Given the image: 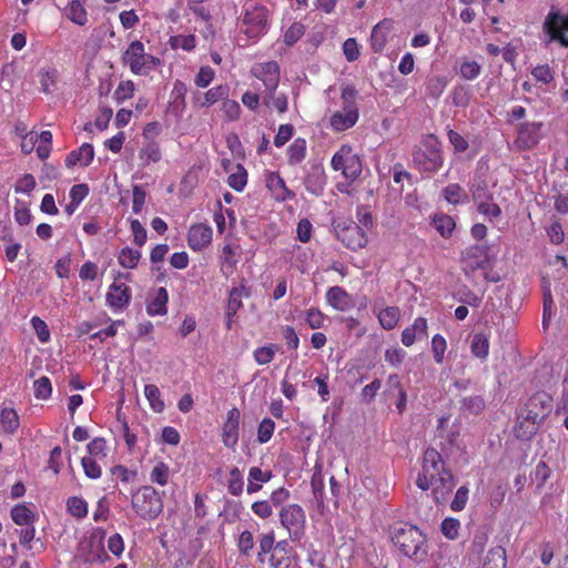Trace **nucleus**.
Segmentation results:
<instances>
[{
    "instance_id": "f257e3e1",
    "label": "nucleus",
    "mask_w": 568,
    "mask_h": 568,
    "mask_svg": "<svg viewBox=\"0 0 568 568\" xmlns=\"http://www.w3.org/2000/svg\"><path fill=\"white\" fill-rule=\"evenodd\" d=\"M416 485L422 490L432 489V496L437 504L443 503L455 487L452 471L445 467L442 455L433 447L424 452L422 471L417 476Z\"/></svg>"
},
{
    "instance_id": "f03ea898",
    "label": "nucleus",
    "mask_w": 568,
    "mask_h": 568,
    "mask_svg": "<svg viewBox=\"0 0 568 568\" xmlns=\"http://www.w3.org/2000/svg\"><path fill=\"white\" fill-rule=\"evenodd\" d=\"M390 540L406 557L420 561L427 555V539L423 531L409 524H396L390 529Z\"/></svg>"
},
{
    "instance_id": "7ed1b4c3",
    "label": "nucleus",
    "mask_w": 568,
    "mask_h": 568,
    "mask_svg": "<svg viewBox=\"0 0 568 568\" xmlns=\"http://www.w3.org/2000/svg\"><path fill=\"white\" fill-rule=\"evenodd\" d=\"M495 262V256L488 251H464L460 258L462 268L468 277L483 276L487 282L498 283L501 276L494 271Z\"/></svg>"
},
{
    "instance_id": "20e7f679",
    "label": "nucleus",
    "mask_w": 568,
    "mask_h": 568,
    "mask_svg": "<svg viewBox=\"0 0 568 568\" xmlns=\"http://www.w3.org/2000/svg\"><path fill=\"white\" fill-rule=\"evenodd\" d=\"M415 168L426 174H433L443 166L444 158L439 140L434 134L426 135L422 145L413 152Z\"/></svg>"
},
{
    "instance_id": "39448f33",
    "label": "nucleus",
    "mask_w": 568,
    "mask_h": 568,
    "mask_svg": "<svg viewBox=\"0 0 568 568\" xmlns=\"http://www.w3.org/2000/svg\"><path fill=\"white\" fill-rule=\"evenodd\" d=\"M131 506L140 518L154 520L163 510V499L153 486L145 485L132 494Z\"/></svg>"
},
{
    "instance_id": "423d86ee",
    "label": "nucleus",
    "mask_w": 568,
    "mask_h": 568,
    "mask_svg": "<svg viewBox=\"0 0 568 568\" xmlns=\"http://www.w3.org/2000/svg\"><path fill=\"white\" fill-rule=\"evenodd\" d=\"M122 61L135 75H145L160 65L161 60L145 52L140 40L132 41L123 52Z\"/></svg>"
},
{
    "instance_id": "0eeeda50",
    "label": "nucleus",
    "mask_w": 568,
    "mask_h": 568,
    "mask_svg": "<svg viewBox=\"0 0 568 568\" xmlns=\"http://www.w3.org/2000/svg\"><path fill=\"white\" fill-rule=\"evenodd\" d=\"M268 27V10L254 1H247L243 7L242 30L250 39H258L265 34Z\"/></svg>"
},
{
    "instance_id": "6e6552de",
    "label": "nucleus",
    "mask_w": 568,
    "mask_h": 568,
    "mask_svg": "<svg viewBox=\"0 0 568 568\" xmlns=\"http://www.w3.org/2000/svg\"><path fill=\"white\" fill-rule=\"evenodd\" d=\"M331 166L334 171H341L343 176L351 182L359 178L363 171L362 160L348 144H343L332 156Z\"/></svg>"
},
{
    "instance_id": "1a4fd4ad",
    "label": "nucleus",
    "mask_w": 568,
    "mask_h": 568,
    "mask_svg": "<svg viewBox=\"0 0 568 568\" xmlns=\"http://www.w3.org/2000/svg\"><path fill=\"white\" fill-rule=\"evenodd\" d=\"M542 31L547 37V43L557 42L568 48V13H561L552 7L544 20Z\"/></svg>"
},
{
    "instance_id": "9d476101",
    "label": "nucleus",
    "mask_w": 568,
    "mask_h": 568,
    "mask_svg": "<svg viewBox=\"0 0 568 568\" xmlns=\"http://www.w3.org/2000/svg\"><path fill=\"white\" fill-rule=\"evenodd\" d=\"M280 521L288 531L291 540H300L305 530V510L298 504L286 505L280 511Z\"/></svg>"
},
{
    "instance_id": "9b49d317",
    "label": "nucleus",
    "mask_w": 568,
    "mask_h": 568,
    "mask_svg": "<svg viewBox=\"0 0 568 568\" xmlns=\"http://www.w3.org/2000/svg\"><path fill=\"white\" fill-rule=\"evenodd\" d=\"M520 412L542 425L552 412V397L546 392H536L528 398Z\"/></svg>"
},
{
    "instance_id": "f8f14e48",
    "label": "nucleus",
    "mask_w": 568,
    "mask_h": 568,
    "mask_svg": "<svg viewBox=\"0 0 568 568\" xmlns=\"http://www.w3.org/2000/svg\"><path fill=\"white\" fill-rule=\"evenodd\" d=\"M336 236L346 248H364L367 244V235L361 225L349 222L338 224L335 229Z\"/></svg>"
},
{
    "instance_id": "ddd939ff",
    "label": "nucleus",
    "mask_w": 568,
    "mask_h": 568,
    "mask_svg": "<svg viewBox=\"0 0 568 568\" xmlns=\"http://www.w3.org/2000/svg\"><path fill=\"white\" fill-rule=\"evenodd\" d=\"M251 73L263 82L265 92L274 94L280 83V65L276 61H267L255 64Z\"/></svg>"
},
{
    "instance_id": "4468645a",
    "label": "nucleus",
    "mask_w": 568,
    "mask_h": 568,
    "mask_svg": "<svg viewBox=\"0 0 568 568\" xmlns=\"http://www.w3.org/2000/svg\"><path fill=\"white\" fill-rule=\"evenodd\" d=\"M241 412L232 407L226 413V419L222 426V443L227 448H235L240 438Z\"/></svg>"
},
{
    "instance_id": "2eb2a0df",
    "label": "nucleus",
    "mask_w": 568,
    "mask_h": 568,
    "mask_svg": "<svg viewBox=\"0 0 568 568\" xmlns=\"http://www.w3.org/2000/svg\"><path fill=\"white\" fill-rule=\"evenodd\" d=\"M541 128L542 123L540 122L523 123L515 140L516 148L518 150L525 151L530 150L537 145L541 139Z\"/></svg>"
},
{
    "instance_id": "dca6fc26",
    "label": "nucleus",
    "mask_w": 568,
    "mask_h": 568,
    "mask_svg": "<svg viewBox=\"0 0 568 568\" xmlns=\"http://www.w3.org/2000/svg\"><path fill=\"white\" fill-rule=\"evenodd\" d=\"M131 295V288L125 283L120 282V278H115L110 285L105 298L111 308L123 310L130 304Z\"/></svg>"
},
{
    "instance_id": "f3484780",
    "label": "nucleus",
    "mask_w": 568,
    "mask_h": 568,
    "mask_svg": "<svg viewBox=\"0 0 568 568\" xmlns=\"http://www.w3.org/2000/svg\"><path fill=\"white\" fill-rule=\"evenodd\" d=\"M265 183L276 202H285L295 197V193L286 186L284 179L278 172H268Z\"/></svg>"
},
{
    "instance_id": "a211bd4d",
    "label": "nucleus",
    "mask_w": 568,
    "mask_h": 568,
    "mask_svg": "<svg viewBox=\"0 0 568 568\" xmlns=\"http://www.w3.org/2000/svg\"><path fill=\"white\" fill-rule=\"evenodd\" d=\"M359 112L358 109H348L343 106L342 111H336L329 119V124L333 131L343 132L353 128L358 121Z\"/></svg>"
},
{
    "instance_id": "6ab92c4d",
    "label": "nucleus",
    "mask_w": 568,
    "mask_h": 568,
    "mask_svg": "<svg viewBox=\"0 0 568 568\" xmlns=\"http://www.w3.org/2000/svg\"><path fill=\"white\" fill-rule=\"evenodd\" d=\"M428 324L425 317H416L412 325L402 332L400 341L404 346L410 347L417 339L427 338Z\"/></svg>"
},
{
    "instance_id": "aec40b11",
    "label": "nucleus",
    "mask_w": 568,
    "mask_h": 568,
    "mask_svg": "<svg viewBox=\"0 0 568 568\" xmlns=\"http://www.w3.org/2000/svg\"><path fill=\"white\" fill-rule=\"evenodd\" d=\"M213 237V230L209 224L196 223L191 225L187 233L190 248H202L207 246Z\"/></svg>"
},
{
    "instance_id": "412c9836",
    "label": "nucleus",
    "mask_w": 568,
    "mask_h": 568,
    "mask_svg": "<svg viewBox=\"0 0 568 568\" xmlns=\"http://www.w3.org/2000/svg\"><path fill=\"white\" fill-rule=\"evenodd\" d=\"M540 426L541 425L539 423L519 412L514 426V435L519 440L529 442L537 434Z\"/></svg>"
},
{
    "instance_id": "4be33fe9",
    "label": "nucleus",
    "mask_w": 568,
    "mask_h": 568,
    "mask_svg": "<svg viewBox=\"0 0 568 568\" xmlns=\"http://www.w3.org/2000/svg\"><path fill=\"white\" fill-rule=\"evenodd\" d=\"M568 264L565 256L560 254L549 255L544 265V278L560 281L565 277Z\"/></svg>"
},
{
    "instance_id": "5701e85b",
    "label": "nucleus",
    "mask_w": 568,
    "mask_h": 568,
    "mask_svg": "<svg viewBox=\"0 0 568 568\" xmlns=\"http://www.w3.org/2000/svg\"><path fill=\"white\" fill-rule=\"evenodd\" d=\"M169 294L166 288L159 287L149 295L146 313L150 316L165 315L168 313Z\"/></svg>"
},
{
    "instance_id": "b1692460",
    "label": "nucleus",
    "mask_w": 568,
    "mask_h": 568,
    "mask_svg": "<svg viewBox=\"0 0 568 568\" xmlns=\"http://www.w3.org/2000/svg\"><path fill=\"white\" fill-rule=\"evenodd\" d=\"M94 158V149L90 143H83L80 148L71 151L65 158V166L73 168L75 165L88 166Z\"/></svg>"
},
{
    "instance_id": "393cba45",
    "label": "nucleus",
    "mask_w": 568,
    "mask_h": 568,
    "mask_svg": "<svg viewBox=\"0 0 568 568\" xmlns=\"http://www.w3.org/2000/svg\"><path fill=\"white\" fill-rule=\"evenodd\" d=\"M185 84L182 81L176 80L173 84V89L170 95L171 100L169 102V112L176 118H181L185 110Z\"/></svg>"
},
{
    "instance_id": "a878e982",
    "label": "nucleus",
    "mask_w": 568,
    "mask_h": 568,
    "mask_svg": "<svg viewBox=\"0 0 568 568\" xmlns=\"http://www.w3.org/2000/svg\"><path fill=\"white\" fill-rule=\"evenodd\" d=\"M393 29V20L384 19L378 22L371 34V47L374 52H382L385 48L388 33Z\"/></svg>"
},
{
    "instance_id": "bb28decb",
    "label": "nucleus",
    "mask_w": 568,
    "mask_h": 568,
    "mask_svg": "<svg viewBox=\"0 0 568 568\" xmlns=\"http://www.w3.org/2000/svg\"><path fill=\"white\" fill-rule=\"evenodd\" d=\"M327 303L337 311H346L352 306L351 295L341 286H333L326 292Z\"/></svg>"
},
{
    "instance_id": "cd10ccee",
    "label": "nucleus",
    "mask_w": 568,
    "mask_h": 568,
    "mask_svg": "<svg viewBox=\"0 0 568 568\" xmlns=\"http://www.w3.org/2000/svg\"><path fill=\"white\" fill-rule=\"evenodd\" d=\"M37 77L42 93L51 94L57 89L59 81V71L57 68L43 67L38 71Z\"/></svg>"
},
{
    "instance_id": "c85d7f7f",
    "label": "nucleus",
    "mask_w": 568,
    "mask_h": 568,
    "mask_svg": "<svg viewBox=\"0 0 568 568\" xmlns=\"http://www.w3.org/2000/svg\"><path fill=\"white\" fill-rule=\"evenodd\" d=\"M0 426L1 429L9 435H13L18 430L20 426V419L14 408L1 405Z\"/></svg>"
},
{
    "instance_id": "c756f323",
    "label": "nucleus",
    "mask_w": 568,
    "mask_h": 568,
    "mask_svg": "<svg viewBox=\"0 0 568 568\" xmlns=\"http://www.w3.org/2000/svg\"><path fill=\"white\" fill-rule=\"evenodd\" d=\"M272 473L270 470H262L260 467H251L247 476V494L252 495L261 490L263 483L270 481Z\"/></svg>"
},
{
    "instance_id": "7c9ffc66",
    "label": "nucleus",
    "mask_w": 568,
    "mask_h": 568,
    "mask_svg": "<svg viewBox=\"0 0 568 568\" xmlns=\"http://www.w3.org/2000/svg\"><path fill=\"white\" fill-rule=\"evenodd\" d=\"M88 0H71L65 8V16L77 26L83 27L88 23V12L84 4Z\"/></svg>"
},
{
    "instance_id": "2f4dec72",
    "label": "nucleus",
    "mask_w": 568,
    "mask_h": 568,
    "mask_svg": "<svg viewBox=\"0 0 568 568\" xmlns=\"http://www.w3.org/2000/svg\"><path fill=\"white\" fill-rule=\"evenodd\" d=\"M244 296H246V297L248 296V292L245 290L244 286L233 287L231 290L230 295H229V301H227V307H226V316L229 318L227 328H231L232 317L242 307V298Z\"/></svg>"
},
{
    "instance_id": "473e14b6",
    "label": "nucleus",
    "mask_w": 568,
    "mask_h": 568,
    "mask_svg": "<svg viewBox=\"0 0 568 568\" xmlns=\"http://www.w3.org/2000/svg\"><path fill=\"white\" fill-rule=\"evenodd\" d=\"M444 199L453 205L465 204L469 202V195L458 183H450L443 189Z\"/></svg>"
},
{
    "instance_id": "72a5a7b5",
    "label": "nucleus",
    "mask_w": 568,
    "mask_h": 568,
    "mask_svg": "<svg viewBox=\"0 0 568 568\" xmlns=\"http://www.w3.org/2000/svg\"><path fill=\"white\" fill-rule=\"evenodd\" d=\"M307 154V142L304 138H296L287 148V162L290 165L300 164Z\"/></svg>"
},
{
    "instance_id": "f704fd0d",
    "label": "nucleus",
    "mask_w": 568,
    "mask_h": 568,
    "mask_svg": "<svg viewBox=\"0 0 568 568\" xmlns=\"http://www.w3.org/2000/svg\"><path fill=\"white\" fill-rule=\"evenodd\" d=\"M489 337L485 333H476L470 339V352L473 356L484 361L489 355Z\"/></svg>"
},
{
    "instance_id": "c9c22d12",
    "label": "nucleus",
    "mask_w": 568,
    "mask_h": 568,
    "mask_svg": "<svg viewBox=\"0 0 568 568\" xmlns=\"http://www.w3.org/2000/svg\"><path fill=\"white\" fill-rule=\"evenodd\" d=\"M469 192L473 201L478 204L486 200H493V194L489 191L488 183L483 178H475L469 183Z\"/></svg>"
},
{
    "instance_id": "e433bc0d",
    "label": "nucleus",
    "mask_w": 568,
    "mask_h": 568,
    "mask_svg": "<svg viewBox=\"0 0 568 568\" xmlns=\"http://www.w3.org/2000/svg\"><path fill=\"white\" fill-rule=\"evenodd\" d=\"M150 481L159 486H165L171 478V468L163 460H156L149 474Z\"/></svg>"
},
{
    "instance_id": "4c0bfd02",
    "label": "nucleus",
    "mask_w": 568,
    "mask_h": 568,
    "mask_svg": "<svg viewBox=\"0 0 568 568\" xmlns=\"http://www.w3.org/2000/svg\"><path fill=\"white\" fill-rule=\"evenodd\" d=\"M258 547L256 559L260 564L266 562V557L274 552L275 548V534L273 530L262 534L258 538Z\"/></svg>"
},
{
    "instance_id": "58836bf2",
    "label": "nucleus",
    "mask_w": 568,
    "mask_h": 568,
    "mask_svg": "<svg viewBox=\"0 0 568 568\" xmlns=\"http://www.w3.org/2000/svg\"><path fill=\"white\" fill-rule=\"evenodd\" d=\"M377 318L384 329H394L399 322L400 310L397 306H387L378 312Z\"/></svg>"
},
{
    "instance_id": "ea45409f",
    "label": "nucleus",
    "mask_w": 568,
    "mask_h": 568,
    "mask_svg": "<svg viewBox=\"0 0 568 568\" xmlns=\"http://www.w3.org/2000/svg\"><path fill=\"white\" fill-rule=\"evenodd\" d=\"M11 518L16 525L30 526L36 520V514L26 504H18L11 509Z\"/></svg>"
},
{
    "instance_id": "a19ab883",
    "label": "nucleus",
    "mask_w": 568,
    "mask_h": 568,
    "mask_svg": "<svg viewBox=\"0 0 568 568\" xmlns=\"http://www.w3.org/2000/svg\"><path fill=\"white\" fill-rule=\"evenodd\" d=\"M506 549L501 546L493 547L488 550L483 568H506Z\"/></svg>"
},
{
    "instance_id": "79ce46f5",
    "label": "nucleus",
    "mask_w": 568,
    "mask_h": 568,
    "mask_svg": "<svg viewBox=\"0 0 568 568\" xmlns=\"http://www.w3.org/2000/svg\"><path fill=\"white\" fill-rule=\"evenodd\" d=\"M162 153L160 145L155 141H149L139 151V159L141 160L143 166H146L150 163L159 162Z\"/></svg>"
},
{
    "instance_id": "37998d69",
    "label": "nucleus",
    "mask_w": 568,
    "mask_h": 568,
    "mask_svg": "<svg viewBox=\"0 0 568 568\" xmlns=\"http://www.w3.org/2000/svg\"><path fill=\"white\" fill-rule=\"evenodd\" d=\"M247 176L246 169L237 163L234 165V171H232L227 178V184L234 191L242 192L247 184Z\"/></svg>"
},
{
    "instance_id": "c03bdc74",
    "label": "nucleus",
    "mask_w": 568,
    "mask_h": 568,
    "mask_svg": "<svg viewBox=\"0 0 568 568\" xmlns=\"http://www.w3.org/2000/svg\"><path fill=\"white\" fill-rule=\"evenodd\" d=\"M229 97V87L227 85H217L209 89L203 97V100L199 102V105L202 108H207L215 104L219 101H222Z\"/></svg>"
},
{
    "instance_id": "a18cd8bd",
    "label": "nucleus",
    "mask_w": 568,
    "mask_h": 568,
    "mask_svg": "<svg viewBox=\"0 0 568 568\" xmlns=\"http://www.w3.org/2000/svg\"><path fill=\"white\" fill-rule=\"evenodd\" d=\"M169 44L172 50H183L191 52L196 48V37L194 34H178L169 38Z\"/></svg>"
},
{
    "instance_id": "49530a36",
    "label": "nucleus",
    "mask_w": 568,
    "mask_h": 568,
    "mask_svg": "<svg viewBox=\"0 0 568 568\" xmlns=\"http://www.w3.org/2000/svg\"><path fill=\"white\" fill-rule=\"evenodd\" d=\"M144 396L149 402L150 407L155 413H162L165 408V404L161 398L160 389L154 384H148L144 387Z\"/></svg>"
},
{
    "instance_id": "de8ad7c7",
    "label": "nucleus",
    "mask_w": 568,
    "mask_h": 568,
    "mask_svg": "<svg viewBox=\"0 0 568 568\" xmlns=\"http://www.w3.org/2000/svg\"><path fill=\"white\" fill-rule=\"evenodd\" d=\"M227 491L232 496H240L243 493L244 479L237 467H232L227 478Z\"/></svg>"
},
{
    "instance_id": "09e8293b",
    "label": "nucleus",
    "mask_w": 568,
    "mask_h": 568,
    "mask_svg": "<svg viewBox=\"0 0 568 568\" xmlns=\"http://www.w3.org/2000/svg\"><path fill=\"white\" fill-rule=\"evenodd\" d=\"M90 548L91 550L82 556L84 564L104 562L109 558L101 541L95 544L91 540Z\"/></svg>"
},
{
    "instance_id": "8fccbe9b",
    "label": "nucleus",
    "mask_w": 568,
    "mask_h": 568,
    "mask_svg": "<svg viewBox=\"0 0 568 568\" xmlns=\"http://www.w3.org/2000/svg\"><path fill=\"white\" fill-rule=\"evenodd\" d=\"M477 211L484 215L489 222L497 221L501 217V209L493 200H486L477 204Z\"/></svg>"
},
{
    "instance_id": "3c124183",
    "label": "nucleus",
    "mask_w": 568,
    "mask_h": 568,
    "mask_svg": "<svg viewBox=\"0 0 568 568\" xmlns=\"http://www.w3.org/2000/svg\"><path fill=\"white\" fill-rule=\"evenodd\" d=\"M448 84V80L446 77L435 75L427 80L426 91L427 94L434 99L439 98L445 91Z\"/></svg>"
},
{
    "instance_id": "603ef678",
    "label": "nucleus",
    "mask_w": 568,
    "mask_h": 568,
    "mask_svg": "<svg viewBox=\"0 0 568 568\" xmlns=\"http://www.w3.org/2000/svg\"><path fill=\"white\" fill-rule=\"evenodd\" d=\"M67 509L70 515L78 519H81L84 518L88 514V504L83 498L73 496L68 498Z\"/></svg>"
},
{
    "instance_id": "864d4df0",
    "label": "nucleus",
    "mask_w": 568,
    "mask_h": 568,
    "mask_svg": "<svg viewBox=\"0 0 568 568\" xmlns=\"http://www.w3.org/2000/svg\"><path fill=\"white\" fill-rule=\"evenodd\" d=\"M275 430V423L268 417L261 420L257 427L256 440L260 444H266L271 440Z\"/></svg>"
},
{
    "instance_id": "5fc2aeb1",
    "label": "nucleus",
    "mask_w": 568,
    "mask_h": 568,
    "mask_svg": "<svg viewBox=\"0 0 568 568\" xmlns=\"http://www.w3.org/2000/svg\"><path fill=\"white\" fill-rule=\"evenodd\" d=\"M264 104L274 108L278 113H285L288 108L287 97L284 93L271 94L266 92L264 97Z\"/></svg>"
},
{
    "instance_id": "6e6d98bb",
    "label": "nucleus",
    "mask_w": 568,
    "mask_h": 568,
    "mask_svg": "<svg viewBox=\"0 0 568 568\" xmlns=\"http://www.w3.org/2000/svg\"><path fill=\"white\" fill-rule=\"evenodd\" d=\"M446 349V338L440 334H435L432 338V353L436 364H442L444 362Z\"/></svg>"
},
{
    "instance_id": "4d7b16f0",
    "label": "nucleus",
    "mask_w": 568,
    "mask_h": 568,
    "mask_svg": "<svg viewBox=\"0 0 568 568\" xmlns=\"http://www.w3.org/2000/svg\"><path fill=\"white\" fill-rule=\"evenodd\" d=\"M34 397L38 399H48L52 393L51 381L47 376H42L33 383Z\"/></svg>"
},
{
    "instance_id": "13d9d810",
    "label": "nucleus",
    "mask_w": 568,
    "mask_h": 568,
    "mask_svg": "<svg viewBox=\"0 0 568 568\" xmlns=\"http://www.w3.org/2000/svg\"><path fill=\"white\" fill-rule=\"evenodd\" d=\"M480 71L481 67L478 62L464 60L460 62L458 73L465 80H474L480 74Z\"/></svg>"
},
{
    "instance_id": "bf43d9fd",
    "label": "nucleus",
    "mask_w": 568,
    "mask_h": 568,
    "mask_svg": "<svg viewBox=\"0 0 568 568\" xmlns=\"http://www.w3.org/2000/svg\"><path fill=\"white\" fill-rule=\"evenodd\" d=\"M134 90H135V87H134L133 81H131V80L121 81L118 84V87L113 93L114 100L119 103H122L125 100H129L133 97Z\"/></svg>"
},
{
    "instance_id": "052dcab7",
    "label": "nucleus",
    "mask_w": 568,
    "mask_h": 568,
    "mask_svg": "<svg viewBox=\"0 0 568 568\" xmlns=\"http://www.w3.org/2000/svg\"><path fill=\"white\" fill-rule=\"evenodd\" d=\"M434 225L443 236H449L455 229V221L449 215L440 214L434 217Z\"/></svg>"
},
{
    "instance_id": "680f3d73",
    "label": "nucleus",
    "mask_w": 568,
    "mask_h": 568,
    "mask_svg": "<svg viewBox=\"0 0 568 568\" xmlns=\"http://www.w3.org/2000/svg\"><path fill=\"white\" fill-rule=\"evenodd\" d=\"M106 440L103 437H95L88 444L89 457L103 459L106 457Z\"/></svg>"
},
{
    "instance_id": "e2e57ef3",
    "label": "nucleus",
    "mask_w": 568,
    "mask_h": 568,
    "mask_svg": "<svg viewBox=\"0 0 568 568\" xmlns=\"http://www.w3.org/2000/svg\"><path fill=\"white\" fill-rule=\"evenodd\" d=\"M221 110L229 121L239 120L242 112L240 103L235 100L227 99V97L223 100Z\"/></svg>"
},
{
    "instance_id": "0e129e2a",
    "label": "nucleus",
    "mask_w": 568,
    "mask_h": 568,
    "mask_svg": "<svg viewBox=\"0 0 568 568\" xmlns=\"http://www.w3.org/2000/svg\"><path fill=\"white\" fill-rule=\"evenodd\" d=\"M460 521L455 518H445L440 525L442 534L448 539H456L459 535Z\"/></svg>"
},
{
    "instance_id": "69168bd1",
    "label": "nucleus",
    "mask_w": 568,
    "mask_h": 568,
    "mask_svg": "<svg viewBox=\"0 0 568 568\" xmlns=\"http://www.w3.org/2000/svg\"><path fill=\"white\" fill-rule=\"evenodd\" d=\"M325 318V314L315 307L307 310L305 313V322L312 329L323 327Z\"/></svg>"
},
{
    "instance_id": "338daca9",
    "label": "nucleus",
    "mask_w": 568,
    "mask_h": 568,
    "mask_svg": "<svg viewBox=\"0 0 568 568\" xmlns=\"http://www.w3.org/2000/svg\"><path fill=\"white\" fill-rule=\"evenodd\" d=\"M305 33L304 24L294 22L284 33V42L287 45L296 43Z\"/></svg>"
},
{
    "instance_id": "774afa93",
    "label": "nucleus",
    "mask_w": 568,
    "mask_h": 568,
    "mask_svg": "<svg viewBox=\"0 0 568 568\" xmlns=\"http://www.w3.org/2000/svg\"><path fill=\"white\" fill-rule=\"evenodd\" d=\"M270 568H290L292 565L291 557L285 554L272 552L266 557Z\"/></svg>"
}]
</instances>
